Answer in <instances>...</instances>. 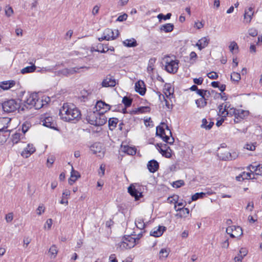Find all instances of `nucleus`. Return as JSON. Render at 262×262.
<instances>
[{"mask_svg":"<svg viewBox=\"0 0 262 262\" xmlns=\"http://www.w3.org/2000/svg\"><path fill=\"white\" fill-rule=\"evenodd\" d=\"M111 106L102 100L98 101L95 105L96 111L98 112L96 113L94 112L89 115L86 120L88 122L96 126H101L106 122V118L104 114L111 110Z\"/></svg>","mask_w":262,"mask_h":262,"instance_id":"obj_1","label":"nucleus"},{"mask_svg":"<svg viewBox=\"0 0 262 262\" xmlns=\"http://www.w3.org/2000/svg\"><path fill=\"white\" fill-rule=\"evenodd\" d=\"M60 118L67 122L76 123L81 118L79 110L73 104L64 103L59 110Z\"/></svg>","mask_w":262,"mask_h":262,"instance_id":"obj_2","label":"nucleus"},{"mask_svg":"<svg viewBox=\"0 0 262 262\" xmlns=\"http://www.w3.org/2000/svg\"><path fill=\"white\" fill-rule=\"evenodd\" d=\"M19 101L20 103L23 102L21 105V111H25L26 108L31 109L32 107H34L35 110H38L43 105L42 100L38 98L36 93H27L25 99L24 100L19 99Z\"/></svg>","mask_w":262,"mask_h":262,"instance_id":"obj_3","label":"nucleus"},{"mask_svg":"<svg viewBox=\"0 0 262 262\" xmlns=\"http://www.w3.org/2000/svg\"><path fill=\"white\" fill-rule=\"evenodd\" d=\"M2 108L5 112L9 113L16 111L17 110H21V104L19 99H10L4 102L2 104Z\"/></svg>","mask_w":262,"mask_h":262,"instance_id":"obj_4","label":"nucleus"},{"mask_svg":"<svg viewBox=\"0 0 262 262\" xmlns=\"http://www.w3.org/2000/svg\"><path fill=\"white\" fill-rule=\"evenodd\" d=\"M139 240V238H134L130 235H125L122 238V241L118 245L121 250L130 249L133 248L136 245L137 241Z\"/></svg>","mask_w":262,"mask_h":262,"instance_id":"obj_5","label":"nucleus"},{"mask_svg":"<svg viewBox=\"0 0 262 262\" xmlns=\"http://www.w3.org/2000/svg\"><path fill=\"white\" fill-rule=\"evenodd\" d=\"M90 149L94 154L100 158H103L104 156L105 148L100 142H96L92 145Z\"/></svg>","mask_w":262,"mask_h":262,"instance_id":"obj_6","label":"nucleus"},{"mask_svg":"<svg viewBox=\"0 0 262 262\" xmlns=\"http://www.w3.org/2000/svg\"><path fill=\"white\" fill-rule=\"evenodd\" d=\"M179 60H168V59L166 61L165 70L169 73L174 74L177 72L179 69Z\"/></svg>","mask_w":262,"mask_h":262,"instance_id":"obj_7","label":"nucleus"},{"mask_svg":"<svg viewBox=\"0 0 262 262\" xmlns=\"http://www.w3.org/2000/svg\"><path fill=\"white\" fill-rule=\"evenodd\" d=\"M42 125L49 129L58 130L55 119L51 116H46L41 121Z\"/></svg>","mask_w":262,"mask_h":262,"instance_id":"obj_8","label":"nucleus"},{"mask_svg":"<svg viewBox=\"0 0 262 262\" xmlns=\"http://www.w3.org/2000/svg\"><path fill=\"white\" fill-rule=\"evenodd\" d=\"M116 35H115L114 32L112 29L107 28L104 30L102 36L99 38L98 40L99 41H102L103 40H114L116 39L119 35L118 30H116Z\"/></svg>","mask_w":262,"mask_h":262,"instance_id":"obj_9","label":"nucleus"},{"mask_svg":"<svg viewBox=\"0 0 262 262\" xmlns=\"http://www.w3.org/2000/svg\"><path fill=\"white\" fill-rule=\"evenodd\" d=\"M231 113L234 114L235 119L234 120L235 122H238L239 120L244 119L249 115V112L248 111L243 110L235 111V109L230 108V114Z\"/></svg>","mask_w":262,"mask_h":262,"instance_id":"obj_10","label":"nucleus"},{"mask_svg":"<svg viewBox=\"0 0 262 262\" xmlns=\"http://www.w3.org/2000/svg\"><path fill=\"white\" fill-rule=\"evenodd\" d=\"M128 192L131 196L134 197L136 201L139 200L140 198L143 197L142 192L138 188H136L134 184H131L128 187Z\"/></svg>","mask_w":262,"mask_h":262,"instance_id":"obj_11","label":"nucleus"},{"mask_svg":"<svg viewBox=\"0 0 262 262\" xmlns=\"http://www.w3.org/2000/svg\"><path fill=\"white\" fill-rule=\"evenodd\" d=\"M135 89L136 92L141 96H144L146 93V89L145 84L142 80H139L136 82Z\"/></svg>","mask_w":262,"mask_h":262,"instance_id":"obj_12","label":"nucleus"},{"mask_svg":"<svg viewBox=\"0 0 262 262\" xmlns=\"http://www.w3.org/2000/svg\"><path fill=\"white\" fill-rule=\"evenodd\" d=\"M116 84V80L111 75L107 76L101 83L103 87H114Z\"/></svg>","mask_w":262,"mask_h":262,"instance_id":"obj_13","label":"nucleus"},{"mask_svg":"<svg viewBox=\"0 0 262 262\" xmlns=\"http://www.w3.org/2000/svg\"><path fill=\"white\" fill-rule=\"evenodd\" d=\"M232 233H230V237L238 238L243 235V230L239 226H233L230 227Z\"/></svg>","mask_w":262,"mask_h":262,"instance_id":"obj_14","label":"nucleus"},{"mask_svg":"<svg viewBox=\"0 0 262 262\" xmlns=\"http://www.w3.org/2000/svg\"><path fill=\"white\" fill-rule=\"evenodd\" d=\"M171 138L168 136L166 135L165 132H156V135L157 136H160L163 141L169 144H172L174 142V138L172 135V132H169Z\"/></svg>","mask_w":262,"mask_h":262,"instance_id":"obj_15","label":"nucleus"},{"mask_svg":"<svg viewBox=\"0 0 262 262\" xmlns=\"http://www.w3.org/2000/svg\"><path fill=\"white\" fill-rule=\"evenodd\" d=\"M229 105H228V103L226 102L220 105L219 106V115L222 116V117H226L229 113Z\"/></svg>","mask_w":262,"mask_h":262,"instance_id":"obj_16","label":"nucleus"},{"mask_svg":"<svg viewBox=\"0 0 262 262\" xmlns=\"http://www.w3.org/2000/svg\"><path fill=\"white\" fill-rule=\"evenodd\" d=\"M174 209L176 211L179 212L176 214V216L179 218H182L186 217V216L189 213V210L187 208L185 207H181V208H177V205H174Z\"/></svg>","mask_w":262,"mask_h":262,"instance_id":"obj_17","label":"nucleus"},{"mask_svg":"<svg viewBox=\"0 0 262 262\" xmlns=\"http://www.w3.org/2000/svg\"><path fill=\"white\" fill-rule=\"evenodd\" d=\"M35 151V148L32 144H28L27 147L21 152V155L24 158H27Z\"/></svg>","mask_w":262,"mask_h":262,"instance_id":"obj_18","label":"nucleus"},{"mask_svg":"<svg viewBox=\"0 0 262 262\" xmlns=\"http://www.w3.org/2000/svg\"><path fill=\"white\" fill-rule=\"evenodd\" d=\"M147 166L150 172L154 173L158 170L159 164L156 160H151L148 162Z\"/></svg>","mask_w":262,"mask_h":262,"instance_id":"obj_19","label":"nucleus"},{"mask_svg":"<svg viewBox=\"0 0 262 262\" xmlns=\"http://www.w3.org/2000/svg\"><path fill=\"white\" fill-rule=\"evenodd\" d=\"M166 230V227L164 226H159L158 228H155L150 232V235L154 237L161 236L164 231Z\"/></svg>","mask_w":262,"mask_h":262,"instance_id":"obj_20","label":"nucleus"},{"mask_svg":"<svg viewBox=\"0 0 262 262\" xmlns=\"http://www.w3.org/2000/svg\"><path fill=\"white\" fill-rule=\"evenodd\" d=\"M14 80H8L0 82V88L3 90H8L15 85Z\"/></svg>","mask_w":262,"mask_h":262,"instance_id":"obj_21","label":"nucleus"},{"mask_svg":"<svg viewBox=\"0 0 262 262\" xmlns=\"http://www.w3.org/2000/svg\"><path fill=\"white\" fill-rule=\"evenodd\" d=\"M26 132H22V133H20L18 132H15L12 136L11 140L14 144H17L18 142L24 138L25 134Z\"/></svg>","mask_w":262,"mask_h":262,"instance_id":"obj_22","label":"nucleus"},{"mask_svg":"<svg viewBox=\"0 0 262 262\" xmlns=\"http://www.w3.org/2000/svg\"><path fill=\"white\" fill-rule=\"evenodd\" d=\"M254 11L253 8L251 7L249 8L247 10H246L244 14V19L247 23H249L253 15Z\"/></svg>","mask_w":262,"mask_h":262,"instance_id":"obj_23","label":"nucleus"},{"mask_svg":"<svg viewBox=\"0 0 262 262\" xmlns=\"http://www.w3.org/2000/svg\"><path fill=\"white\" fill-rule=\"evenodd\" d=\"M79 177H80L79 173L77 171L75 170L72 167V171L71 172V177L69 180V184H70L71 185H73V184Z\"/></svg>","mask_w":262,"mask_h":262,"instance_id":"obj_24","label":"nucleus"},{"mask_svg":"<svg viewBox=\"0 0 262 262\" xmlns=\"http://www.w3.org/2000/svg\"><path fill=\"white\" fill-rule=\"evenodd\" d=\"M209 41V40L207 37H203L198 41L196 46L198 47L200 50H201L207 46Z\"/></svg>","mask_w":262,"mask_h":262,"instance_id":"obj_25","label":"nucleus"},{"mask_svg":"<svg viewBox=\"0 0 262 262\" xmlns=\"http://www.w3.org/2000/svg\"><path fill=\"white\" fill-rule=\"evenodd\" d=\"M174 25L172 24L167 23L161 26L160 29L161 31H163L165 33L171 32L173 31Z\"/></svg>","mask_w":262,"mask_h":262,"instance_id":"obj_26","label":"nucleus"},{"mask_svg":"<svg viewBox=\"0 0 262 262\" xmlns=\"http://www.w3.org/2000/svg\"><path fill=\"white\" fill-rule=\"evenodd\" d=\"M123 44L127 47H135L138 45L136 40L135 38L127 39L123 41Z\"/></svg>","mask_w":262,"mask_h":262,"instance_id":"obj_27","label":"nucleus"},{"mask_svg":"<svg viewBox=\"0 0 262 262\" xmlns=\"http://www.w3.org/2000/svg\"><path fill=\"white\" fill-rule=\"evenodd\" d=\"M247 254V251L245 249H241L239 251V253L234 258L235 262H242L243 257L245 256Z\"/></svg>","mask_w":262,"mask_h":262,"instance_id":"obj_28","label":"nucleus"},{"mask_svg":"<svg viewBox=\"0 0 262 262\" xmlns=\"http://www.w3.org/2000/svg\"><path fill=\"white\" fill-rule=\"evenodd\" d=\"M119 120L117 118H111L108 120V127L110 130H113L115 128Z\"/></svg>","mask_w":262,"mask_h":262,"instance_id":"obj_29","label":"nucleus"},{"mask_svg":"<svg viewBox=\"0 0 262 262\" xmlns=\"http://www.w3.org/2000/svg\"><path fill=\"white\" fill-rule=\"evenodd\" d=\"M229 154V152L228 151H226L225 152H222V150H221V148H219V152L217 153V156L221 160H224V161H227L229 158H228Z\"/></svg>","mask_w":262,"mask_h":262,"instance_id":"obj_30","label":"nucleus"},{"mask_svg":"<svg viewBox=\"0 0 262 262\" xmlns=\"http://www.w3.org/2000/svg\"><path fill=\"white\" fill-rule=\"evenodd\" d=\"M36 67L34 64L26 67L21 70V73L24 74L33 72L36 70Z\"/></svg>","mask_w":262,"mask_h":262,"instance_id":"obj_31","label":"nucleus"},{"mask_svg":"<svg viewBox=\"0 0 262 262\" xmlns=\"http://www.w3.org/2000/svg\"><path fill=\"white\" fill-rule=\"evenodd\" d=\"M166 129L169 131H171V129L169 128L168 125L164 123L161 122L158 126H157L156 128V131H165Z\"/></svg>","mask_w":262,"mask_h":262,"instance_id":"obj_32","label":"nucleus"},{"mask_svg":"<svg viewBox=\"0 0 262 262\" xmlns=\"http://www.w3.org/2000/svg\"><path fill=\"white\" fill-rule=\"evenodd\" d=\"M123 151L129 155H134L136 154V148L128 146L123 147Z\"/></svg>","mask_w":262,"mask_h":262,"instance_id":"obj_33","label":"nucleus"},{"mask_svg":"<svg viewBox=\"0 0 262 262\" xmlns=\"http://www.w3.org/2000/svg\"><path fill=\"white\" fill-rule=\"evenodd\" d=\"M170 249L169 248H162L159 252V258L160 259L166 258L169 252Z\"/></svg>","mask_w":262,"mask_h":262,"instance_id":"obj_34","label":"nucleus"},{"mask_svg":"<svg viewBox=\"0 0 262 262\" xmlns=\"http://www.w3.org/2000/svg\"><path fill=\"white\" fill-rule=\"evenodd\" d=\"M207 98H200L195 100V103L198 107H204L207 105Z\"/></svg>","mask_w":262,"mask_h":262,"instance_id":"obj_35","label":"nucleus"},{"mask_svg":"<svg viewBox=\"0 0 262 262\" xmlns=\"http://www.w3.org/2000/svg\"><path fill=\"white\" fill-rule=\"evenodd\" d=\"M83 67H81L80 69L83 68ZM79 68H66V76H69L70 75H73L75 73H76L78 72V70Z\"/></svg>","mask_w":262,"mask_h":262,"instance_id":"obj_36","label":"nucleus"},{"mask_svg":"<svg viewBox=\"0 0 262 262\" xmlns=\"http://www.w3.org/2000/svg\"><path fill=\"white\" fill-rule=\"evenodd\" d=\"M49 252L51 254V258H55L58 252L56 246L53 245L49 249Z\"/></svg>","mask_w":262,"mask_h":262,"instance_id":"obj_37","label":"nucleus"},{"mask_svg":"<svg viewBox=\"0 0 262 262\" xmlns=\"http://www.w3.org/2000/svg\"><path fill=\"white\" fill-rule=\"evenodd\" d=\"M133 99L127 96H124L122 99V103L124 104L125 107H129L132 103Z\"/></svg>","mask_w":262,"mask_h":262,"instance_id":"obj_38","label":"nucleus"},{"mask_svg":"<svg viewBox=\"0 0 262 262\" xmlns=\"http://www.w3.org/2000/svg\"><path fill=\"white\" fill-rule=\"evenodd\" d=\"M259 167V164L257 165H250L247 167V169L249 170L250 172L252 173V175L254 176V172H255V174H256V172H258V168Z\"/></svg>","mask_w":262,"mask_h":262,"instance_id":"obj_39","label":"nucleus"},{"mask_svg":"<svg viewBox=\"0 0 262 262\" xmlns=\"http://www.w3.org/2000/svg\"><path fill=\"white\" fill-rule=\"evenodd\" d=\"M136 227L140 229H143L145 227V224L142 219H138L135 221Z\"/></svg>","mask_w":262,"mask_h":262,"instance_id":"obj_40","label":"nucleus"},{"mask_svg":"<svg viewBox=\"0 0 262 262\" xmlns=\"http://www.w3.org/2000/svg\"><path fill=\"white\" fill-rule=\"evenodd\" d=\"M168 149H164L162 147H160V150H159V151L163 156L169 158L171 157V154L170 151H168Z\"/></svg>","mask_w":262,"mask_h":262,"instance_id":"obj_41","label":"nucleus"},{"mask_svg":"<svg viewBox=\"0 0 262 262\" xmlns=\"http://www.w3.org/2000/svg\"><path fill=\"white\" fill-rule=\"evenodd\" d=\"M241 79V75L238 73L233 72L230 75V79L235 82L239 81Z\"/></svg>","mask_w":262,"mask_h":262,"instance_id":"obj_42","label":"nucleus"},{"mask_svg":"<svg viewBox=\"0 0 262 262\" xmlns=\"http://www.w3.org/2000/svg\"><path fill=\"white\" fill-rule=\"evenodd\" d=\"M206 195V193L203 192H197L192 195L191 200L193 201H196L200 198H203Z\"/></svg>","mask_w":262,"mask_h":262,"instance_id":"obj_43","label":"nucleus"},{"mask_svg":"<svg viewBox=\"0 0 262 262\" xmlns=\"http://www.w3.org/2000/svg\"><path fill=\"white\" fill-rule=\"evenodd\" d=\"M106 46H107V45H104L103 44H102V43H99L97 46V49L96 50V51L103 53H106V52H107V49H106V48H105Z\"/></svg>","mask_w":262,"mask_h":262,"instance_id":"obj_44","label":"nucleus"},{"mask_svg":"<svg viewBox=\"0 0 262 262\" xmlns=\"http://www.w3.org/2000/svg\"><path fill=\"white\" fill-rule=\"evenodd\" d=\"M171 16V14L170 13H167L166 15H164L162 13H160L158 15L157 17L159 19V21H161L162 19H164L165 20L169 19L170 18Z\"/></svg>","mask_w":262,"mask_h":262,"instance_id":"obj_45","label":"nucleus"},{"mask_svg":"<svg viewBox=\"0 0 262 262\" xmlns=\"http://www.w3.org/2000/svg\"><path fill=\"white\" fill-rule=\"evenodd\" d=\"M156 61L155 58H151L149 60L148 65L147 67V71L150 73L152 72L154 70V64Z\"/></svg>","mask_w":262,"mask_h":262,"instance_id":"obj_46","label":"nucleus"},{"mask_svg":"<svg viewBox=\"0 0 262 262\" xmlns=\"http://www.w3.org/2000/svg\"><path fill=\"white\" fill-rule=\"evenodd\" d=\"M230 51L236 53L238 51V47L237 43L233 41L230 42Z\"/></svg>","mask_w":262,"mask_h":262,"instance_id":"obj_47","label":"nucleus"},{"mask_svg":"<svg viewBox=\"0 0 262 262\" xmlns=\"http://www.w3.org/2000/svg\"><path fill=\"white\" fill-rule=\"evenodd\" d=\"M150 108L148 106H141L138 107L136 111V113H143L149 112Z\"/></svg>","mask_w":262,"mask_h":262,"instance_id":"obj_48","label":"nucleus"},{"mask_svg":"<svg viewBox=\"0 0 262 262\" xmlns=\"http://www.w3.org/2000/svg\"><path fill=\"white\" fill-rule=\"evenodd\" d=\"M179 196L177 195H174L172 196L168 197L167 199L168 202L170 203L176 204L178 201Z\"/></svg>","mask_w":262,"mask_h":262,"instance_id":"obj_49","label":"nucleus"},{"mask_svg":"<svg viewBox=\"0 0 262 262\" xmlns=\"http://www.w3.org/2000/svg\"><path fill=\"white\" fill-rule=\"evenodd\" d=\"M184 185V182L183 180H178L173 182L172 186L174 188H179Z\"/></svg>","mask_w":262,"mask_h":262,"instance_id":"obj_50","label":"nucleus"},{"mask_svg":"<svg viewBox=\"0 0 262 262\" xmlns=\"http://www.w3.org/2000/svg\"><path fill=\"white\" fill-rule=\"evenodd\" d=\"M55 160V158L54 156H51L47 159V166L48 167H51L54 162Z\"/></svg>","mask_w":262,"mask_h":262,"instance_id":"obj_51","label":"nucleus"},{"mask_svg":"<svg viewBox=\"0 0 262 262\" xmlns=\"http://www.w3.org/2000/svg\"><path fill=\"white\" fill-rule=\"evenodd\" d=\"M245 148L251 151H253L255 149V145L254 143H247L244 146Z\"/></svg>","mask_w":262,"mask_h":262,"instance_id":"obj_52","label":"nucleus"},{"mask_svg":"<svg viewBox=\"0 0 262 262\" xmlns=\"http://www.w3.org/2000/svg\"><path fill=\"white\" fill-rule=\"evenodd\" d=\"M242 173L243 175V180L252 179L254 178V177H253V178L251 177V175L252 174V173L251 172H243Z\"/></svg>","mask_w":262,"mask_h":262,"instance_id":"obj_53","label":"nucleus"},{"mask_svg":"<svg viewBox=\"0 0 262 262\" xmlns=\"http://www.w3.org/2000/svg\"><path fill=\"white\" fill-rule=\"evenodd\" d=\"M196 93L203 98H206L205 96L207 95V90L203 89H199Z\"/></svg>","mask_w":262,"mask_h":262,"instance_id":"obj_54","label":"nucleus"},{"mask_svg":"<svg viewBox=\"0 0 262 262\" xmlns=\"http://www.w3.org/2000/svg\"><path fill=\"white\" fill-rule=\"evenodd\" d=\"M207 76L211 79H216L218 78V75L214 72H211L207 74Z\"/></svg>","mask_w":262,"mask_h":262,"instance_id":"obj_55","label":"nucleus"},{"mask_svg":"<svg viewBox=\"0 0 262 262\" xmlns=\"http://www.w3.org/2000/svg\"><path fill=\"white\" fill-rule=\"evenodd\" d=\"M66 71H67L65 68V69H62L61 70L56 71L55 72V74L57 76H66Z\"/></svg>","mask_w":262,"mask_h":262,"instance_id":"obj_56","label":"nucleus"},{"mask_svg":"<svg viewBox=\"0 0 262 262\" xmlns=\"http://www.w3.org/2000/svg\"><path fill=\"white\" fill-rule=\"evenodd\" d=\"M249 34L253 37H255L257 35L258 32L257 30L254 28H252L249 30L248 31Z\"/></svg>","mask_w":262,"mask_h":262,"instance_id":"obj_57","label":"nucleus"},{"mask_svg":"<svg viewBox=\"0 0 262 262\" xmlns=\"http://www.w3.org/2000/svg\"><path fill=\"white\" fill-rule=\"evenodd\" d=\"M13 219V213H9L8 214L6 215L5 219L7 223L11 222Z\"/></svg>","mask_w":262,"mask_h":262,"instance_id":"obj_58","label":"nucleus"},{"mask_svg":"<svg viewBox=\"0 0 262 262\" xmlns=\"http://www.w3.org/2000/svg\"><path fill=\"white\" fill-rule=\"evenodd\" d=\"M13 10L11 7H9L5 9V14L8 17L10 16L13 14Z\"/></svg>","mask_w":262,"mask_h":262,"instance_id":"obj_59","label":"nucleus"},{"mask_svg":"<svg viewBox=\"0 0 262 262\" xmlns=\"http://www.w3.org/2000/svg\"><path fill=\"white\" fill-rule=\"evenodd\" d=\"M127 18V15L125 13L120 15L117 19V21H123L126 20Z\"/></svg>","mask_w":262,"mask_h":262,"instance_id":"obj_60","label":"nucleus"},{"mask_svg":"<svg viewBox=\"0 0 262 262\" xmlns=\"http://www.w3.org/2000/svg\"><path fill=\"white\" fill-rule=\"evenodd\" d=\"M144 123L146 126H151V127H152L154 126V123L151 120L150 118L145 120Z\"/></svg>","mask_w":262,"mask_h":262,"instance_id":"obj_61","label":"nucleus"},{"mask_svg":"<svg viewBox=\"0 0 262 262\" xmlns=\"http://www.w3.org/2000/svg\"><path fill=\"white\" fill-rule=\"evenodd\" d=\"M203 81V78L202 77H200L199 78H194L193 82L197 85H201L202 84Z\"/></svg>","mask_w":262,"mask_h":262,"instance_id":"obj_62","label":"nucleus"},{"mask_svg":"<svg viewBox=\"0 0 262 262\" xmlns=\"http://www.w3.org/2000/svg\"><path fill=\"white\" fill-rule=\"evenodd\" d=\"M52 225V220L51 219H48L45 224L44 228H46V226H48V229H50Z\"/></svg>","mask_w":262,"mask_h":262,"instance_id":"obj_63","label":"nucleus"},{"mask_svg":"<svg viewBox=\"0 0 262 262\" xmlns=\"http://www.w3.org/2000/svg\"><path fill=\"white\" fill-rule=\"evenodd\" d=\"M109 259L111 262H118L116 255L114 254H112L110 256Z\"/></svg>","mask_w":262,"mask_h":262,"instance_id":"obj_64","label":"nucleus"}]
</instances>
